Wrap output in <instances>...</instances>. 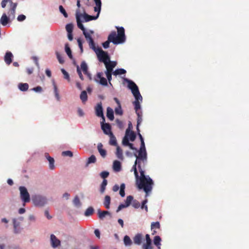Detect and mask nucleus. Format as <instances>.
Wrapping results in <instances>:
<instances>
[{
    "instance_id": "nucleus-3",
    "label": "nucleus",
    "mask_w": 249,
    "mask_h": 249,
    "mask_svg": "<svg viewBox=\"0 0 249 249\" xmlns=\"http://www.w3.org/2000/svg\"><path fill=\"white\" fill-rule=\"evenodd\" d=\"M124 80L127 82V87L130 89H131L132 93L135 97V100L133 102V105L135 106V111L140 110L141 108L140 101H142V98L140 94L138 86L133 81L124 78Z\"/></svg>"
},
{
    "instance_id": "nucleus-18",
    "label": "nucleus",
    "mask_w": 249,
    "mask_h": 249,
    "mask_svg": "<svg viewBox=\"0 0 249 249\" xmlns=\"http://www.w3.org/2000/svg\"><path fill=\"white\" fill-rule=\"evenodd\" d=\"M125 136L128 137L130 140L132 142L135 141L136 137L135 133L132 131L129 130V129L126 130Z\"/></svg>"
},
{
    "instance_id": "nucleus-29",
    "label": "nucleus",
    "mask_w": 249,
    "mask_h": 249,
    "mask_svg": "<svg viewBox=\"0 0 249 249\" xmlns=\"http://www.w3.org/2000/svg\"><path fill=\"white\" fill-rule=\"evenodd\" d=\"M18 89L22 91H27L29 88V85L27 83H19L18 85Z\"/></svg>"
},
{
    "instance_id": "nucleus-57",
    "label": "nucleus",
    "mask_w": 249,
    "mask_h": 249,
    "mask_svg": "<svg viewBox=\"0 0 249 249\" xmlns=\"http://www.w3.org/2000/svg\"><path fill=\"white\" fill-rule=\"evenodd\" d=\"M73 203L75 205L79 206L80 205V201L78 196H76L73 199Z\"/></svg>"
},
{
    "instance_id": "nucleus-26",
    "label": "nucleus",
    "mask_w": 249,
    "mask_h": 249,
    "mask_svg": "<svg viewBox=\"0 0 249 249\" xmlns=\"http://www.w3.org/2000/svg\"><path fill=\"white\" fill-rule=\"evenodd\" d=\"M108 136L110 137V140H109V144L111 145L117 146V143L116 139L115 137L114 136V135H113V134L110 133V134H109Z\"/></svg>"
},
{
    "instance_id": "nucleus-30",
    "label": "nucleus",
    "mask_w": 249,
    "mask_h": 249,
    "mask_svg": "<svg viewBox=\"0 0 249 249\" xmlns=\"http://www.w3.org/2000/svg\"><path fill=\"white\" fill-rule=\"evenodd\" d=\"M98 214L99 218L101 219H103L107 215L109 214L110 213L108 211H101L100 210L98 211Z\"/></svg>"
},
{
    "instance_id": "nucleus-54",
    "label": "nucleus",
    "mask_w": 249,
    "mask_h": 249,
    "mask_svg": "<svg viewBox=\"0 0 249 249\" xmlns=\"http://www.w3.org/2000/svg\"><path fill=\"white\" fill-rule=\"evenodd\" d=\"M56 54L57 58L58 59L59 62L60 64L64 63V60L63 57L58 52L56 53Z\"/></svg>"
},
{
    "instance_id": "nucleus-44",
    "label": "nucleus",
    "mask_w": 249,
    "mask_h": 249,
    "mask_svg": "<svg viewBox=\"0 0 249 249\" xmlns=\"http://www.w3.org/2000/svg\"><path fill=\"white\" fill-rule=\"evenodd\" d=\"M161 238L159 236H156L154 239V244L157 246H160Z\"/></svg>"
},
{
    "instance_id": "nucleus-55",
    "label": "nucleus",
    "mask_w": 249,
    "mask_h": 249,
    "mask_svg": "<svg viewBox=\"0 0 249 249\" xmlns=\"http://www.w3.org/2000/svg\"><path fill=\"white\" fill-rule=\"evenodd\" d=\"M147 202V200L146 199L144 200L142 202V206H141V209H144L146 212L148 211V207L146 205V203Z\"/></svg>"
},
{
    "instance_id": "nucleus-23",
    "label": "nucleus",
    "mask_w": 249,
    "mask_h": 249,
    "mask_svg": "<svg viewBox=\"0 0 249 249\" xmlns=\"http://www.w3.org/2000/svg\"><path fill=\"white\" fill-rule=\"evenodd\" d=\"M116 155L119 159L123 160V150L119 146H117Z\"/></svg>"
},
{
    "instance_id": "nucleus-1",
    "label": "nucleus",
    "mask_w": 249,
    "mask_h": 249,
    "mask_svg": "<svg viewBox=\"0 0 249 249\" xmlns=\"http://www.w3.org/2000/svg\"><path fill=\"white\" fill-rule=\"evenodd\" d=\"M134 156L136 158V160H138V169L141 175L139 181H137L138 187L139 189L143 190L146 193L145 196L147 197L148 193L152 190L153 182L150 178L145 176L144 171L142 168V163H144L147 160L146 151L139 150L138 155L137 153H135Z\"/></svg>"
},
{
    "instance_id": "nucleus-60",
    "label": "nucleus",
    "mask_w": 249,
    "mask_h": 249,
    "mask_svg": "<svg viewBox=\"0 0 249 249\" xmlns=\"http://www.w3.org/2000/svg\"><path fill=\"white\" fill-rule=\"evenodd\" d=\"M127 207L125 204H121L118 206L116 212L118 213L121 211L122 209Z\"/></svg>"
},
{
    "instance_id": "nucleus-64",
    "label": "nucleus",
    "mask_w": 249,
    "mask_h": 249,
    "mask_svg": "<svg viewBox=\"0 0 249 249\" xmlns=\"http://www.w3.org/2000/svg\"><path fill=\"white\" fill-rule=\"evenodd\" d=\"M140 150L146 151L144 141H142L141 142V147Z\"/></svg>"
},
{
    "instance_id": "nucleus-13",
    "label": "nucleus",
    "mask_w": 249,
    "mask_h": 249,
    "mask_svg": "<svg viewBox=\"0 0 249 249\" xmlns=\"http://www.w3.org/2000/svg\"><path fill=\"white\" fill-rule=\"evenodd\" d=\"M51 243L53 248H56L60 245V241L54 234L51 235Z\"/></svg>"
},
{
    "instance_id": "nucleus-22",
    "label": "nucleus",
    "mask_w": 249,
    "mask_h": 249,
    "mask_svg": "<svg viewBox=\"0 0 249 249\" xmlns=\"http://www.w3.org/2000/svg\"><path fill=\"white\" fill-rule=\"evenodd\" d=\"M113 170L116 172H119L121 169V162L118 160H115L113 164Z\"/></svg>"
},
{
    "instance_id": "nucleus-27",
    "label": "nucleus",
    "mask_w": 249,
    "mask_h": 249,
    "mask_svg": "<svg viewBox=\"0 0 249 249\" xmlns=\"http://www.w3.org/2000/svg\"><path fill=\"white\" fill-rule=\"evenodd\" d=\"M76 20L78 27L80 29L83 31V32L86 31V29L84 27L81 21L80 20L79 15H78L77 14H76Z\"/></svg>"
},
{
    "instance_id": "nucleus-6",
    "label": "nucleus",
    "mask_w": 249,
    "mask_h": 249,
    "mask_svg": "<svg viewBox=\"0 0 249 249\" xmlns=\"http://www.w3.org/2000/svg\"><path fill=\"white\" fill-rule=\"evenodd\" d=\"M33 200L34 204L38 206H43L47 203L46 198L40 196H35L33 197Z\"/></svg>"
},
{
    "instance_id": "nucleus-12",
    "label": "nucleus",
    "mask_w": 249,
    "mask_h": 249,
    "mask_svg": "<svg viewBox=\"0 0 249 249\" xmlns=\"http://www.w3.org/2000/svg\"><path fill=\"white\" fill-rule=\"evenodd\" d=\"M114 100L115 101V102L117 103V104L118 105V107L115 108V112L116 114L119 115H122L123 114V111L122 109L120 101L116 97H115L114 98Z\"/></svg>"
},
{
    "instance_id": "nucleus-47",
    "label": "nucleus",
    "mask_w": 249,
    "mask_h": 249,
    "mask_svg": "<svg viewBox=\"0 0 249 249\" xmlns=\"http://www.w3.org/2000/svg\"><path fill=\"white\" fill-rule=\"evenodd\" d=\"M73 25L71 23H69L66 25V30L68 33H72L73 30Z\"/></svg>"
},
{
    "instance_id": "nucleus-25",
    "label": "nucleus",
    "mask_w": 249,
    "mask_h": 249,
    "mask_svg": "<svg viewBox=\"0 0 249 249\" xmlns=\"http://www.w3.org/2000/svg\"><path fill=\"white\" fill-rule=\"evenodd\" d=\"M151 230L153 231L152 234H155L157 231L154 230L155 229H159L160 228V224L159 222H153L151 225Z\"/></svg>"
},
{
    "instance_id": "nucleus-5",
    "label": "nucleus",
    "mask_w": 249,
    "mask_h": 249,
    "mask_svg": "<svg viewBox=\"0 0 249 249\" xmlns=\"http://www.w3.org/2000/svg\"><path fill=\"white\" fill-rule=\"evenodd\" d=\"M20 191V196L24 203L29 202L30 201V197L27 189L24 186H20L19 188Z\"/></svg>"
},
{
    "instance_id": "nucleus-35",
    "label": "nucleus",
    "mask_w": 249,
    "mask_h": 249,
    "mask_svg": "<svg viewBox=\"0 0 249 249\" xmlns=\"http://www.w3.org/2000/svg\"><path fill=\"white\" fill-rule=\"evenodd\" d=\"M107 180L106 179H104L101 185V187H100V191L101 193L103 194L104 193L105 189H106V187L107 185Z\"/></svg>"
},
{
    "instance_id": "nucleus-10",
    "label": "nucleus",
    "mask_w": 249,
    "mask_h": 249,
    "mask_svg": "<svg viewBox=\"0 0 249 249\" xmlns=\"http://www.w3.org/2000/svg\"><path fill=\"white\" fill-rule=\"evenodd\" d=\"M105 121H102L101 124V128L103 130L104 133L107 135L110 134V133H113L111 131V126L108 123H104Z\"/></svg>"
},
{
    "instance_id": "nucleus-34",
    "label": "nucleus",
    "mask_w": 249,
    "mask_h": 249,
    "mask_svg": "<svg viewBox=\"0 0 249 249\" xmlns=\"http://www.w3.org/2000/svg\"><path fill=\"white\" fill-rule=\"evenodd\" d=\"M126 72V71L125 70L123 69H118L113 72V74L114 75H117L125 74Z\"/></svg>"
},
{
    "instance_id": "nucleus-39",
    "label": "nucleus",
    "mask_w": 249,
    "mask_h": 249,
    "mask_svg": "<svg viewBox=\"0 0 249 249\" xmlns=\"http://www.w3.org/2000/svg\"><path fill=\"white\" fill-rule=\"evenodd\" d=\"M81 68L84 74L88 73V66L85 61H83L81 64Z\"/></svg>"
},
{
    "instance_id": "nucleus-36",
    "label": "nucleus",
    "mask_w": 249,
    "mask_h": 249,
    "mask_svg": "<svg viewBox=\"0 0 249 249\" xmlns=\"http://www.w3.org/2000/svg\"><path fill=\"white\" fill-rule=\"evenodd\" d=\"M80 97L83 102H86L88 99L87 92L85 90L82 91L81 93Z\"/></svg>"
},
{
    "instance_id": "nucleus-4",
    "label": "nucleus",
    "mask_w": 249,
    "mask_h": 249,
    "mask_svg": "<svg viewBox=\"0 0 249 249\" xmlns=\"http://www.w3.org/2000/svg\"><path fill=\"white\" fill-rule=\"evenodd\" d=\"M97 54L99 61L103 62L104 64L109 61L110 57L107 53L104 51L100 47H95L93 49Z\"/></svg>"
},
{
    "instance_id": "nucleus-31",
    "label": "nucleus",
    "mask_w": 249,
    "mask_h": 249,
    "mask_svg": "<svg viewBox=\"0 0 249 249\" xmlns=\"http://www.w3.org/2000/svg\"><path fill=\"white\" fill-rule=\"evenodd\" d=\"M124 242L125 246H130L132 244V242L130 237L127 236H124Z\"/></svg>"
},
{
    "instance_id": "nucleus-32",
    "label": "nucleus",
    "mask_w": 249,
    "mask_h": 249,
    "mask_svg": "<svg viewBox=\"0 0 249 249\" xmlns=\"http://www.w3.org/2000/svg\"><path fill=\"white\" fill-rule=\"evenodd\" d=\"M65 52L70 59L72 58L71 50L68 43L65 44Z\"/></svg>"
},
{
    "instance_id": "nucleus-21",
    "label": "nucleus",
    "mask_w": 249,
    "mask_h": 249,
    "mask_svg": "<svg viewBox=\"0 0 249 249\" xmlns=\"http://www.w3.org/2000/svg\"><path fill=\"white\" fill-rule=\"evenodd\" d=\"M107 116L111 121L113 120L114 118L113 109L110 107L107 108Z\"/></svg>"
},
{
    "instance_id": "nucleus-9",
    "label": "nucleus",
    "mask_w": 249,
    "mask_h": 249,
    "mask_svg": "<svg viewBox=\"0 0 249 249\" xmlns=\"http://www.w3.org/2000/svg\"><path fill=\"white\" fill-rule=\"evenodd\" d=\"M83 33L87 41L89 42L90 48L92 49V50L94 49L96 47L95 46L93 39H92L89 33L86 32V31H85Z\"/></svg>"
},
{
    "instance_id": "nucleus-48",
    "label": "nucleus",
    "mask_w": 249,
    "mask_h": 249,
    "mask_svg": "<svg viewBox=\"0 0 249 249\" xmlns=\"http://www.w3.org/2000/svg\"><path fill=\"white\" fill-rule=\"evenodd\" d=\"M132 205L135 209L139 208L141 206L140 202L136 199L133 200Z\"/></svg>"
},
{
    "instance_id": "nucleus-52",
    "label": "nucleus",
    "mask_w": 249,
    "mask_h": 249,
    "mask_svg": "<svg viewBox=\"0 0 249 249\" xmlns=\"http://www.w3.org/2000/svg\"><path fill=\"white\" fill-rule=\"evenodd\" d=\"M62 155L63 156H69L70 157H71L73 156V154L71 151H65L62 152Z\"/></svg>"
},
{
    "instance_id": "nucleus-42",
    "label": "nucleus",
    "mask_w": 249,
    "mask_h": 249,
    "mask_svg": "<svg viewBox=\"0 0 249 249\" xmlns=\"http://www.w3.org/2000/svg\"><path fill=\"white\" fill-rule=\"evenodd\" d=\"M105 65L106 66V71L105 72H113V68L112 66L107 62V63L105 64Z\"/></svg>"
},
{
    "instance_id": "nucleus-15",
    "label": "nucleus",
    "mask_w": 249,
    "mask_h": 249,
    "mask_svg": "<svg viewBox=\"0 0 249 249\" xmlns=\"http://www.w3.org/2000/svg\"><path fill=\"white\" fill-rule=\"evenodd\" d=\"M99 15V13H97L96 16H90L87 13H84L83 15H80V16L83 17L85 22H88L92 20L96 19L98 18Z\"/></svg>"
},
{
    "instance_id": "nucleus-41",
    "label": "nucleus",
    "mask_w": 249,
    "mask_h": 249,
    "mask_svg": "<svg viewBox=\"0 0 249 249\" xmlns=\"http://www.w3.org/2000/svg\"><path fill=\"white\" fill-rule=\"evenodd\" d=\"M133 200V197L132 196H127L125 200V204L128 207Z\"/></svg>"
},
{
    "instance_id": "nucleus-7",
    "label": "nucleus",
    "mask_w": 249,
    "mask_h": 249,
    "mask_svg": "<svg viewBox=\"0 0 249 249\" xmlns=\"http://www.w3.org/2000/svg\"><path fill=\"white\" fill-rule=\"evenodd\" d=\"M103 73L102 72H98L94 78L95 81L100 84L102 86H107V80L103 77Z\"/></svg>"
},
{
    "instance_id": "nucleus-17",
    "label": "nucleus",
    "mask_w": 249,
    "mask_h": 249,
    "mask_svg": "<svg viewBox=\"0 0 249 249\" xmlns=\"http://www.w3.org/2000/svg\"><path fill=\"white\" fill-rule=\"evenodd\" d=\"M142 241V236L141 233H137L133 237V241L134 244L137 245H140Z\"/></svg>"
},
{
    "instance_id": "nucleus-53",
    "label": "nucleus",
    "mask_w": 249,
    "mask_h": 249,
    "mask_svg": "<svg viewBox=\"0 0 249 249\" xmlns=\"http://www.w3.org/2000/svg\"><path fill=\"white\" fill-rule=\"evenodd\" d=\"M54 92L55 96L57 100L59 101V99H60V97H59V93H58V90L55 84H54Z\"/></svg>"
},
{
    "instance_id": "nucleus-38",
    "label": "nucleus",
    "mask_w": 249,
    "mask_h": 249,
    "mask_svg": "<svg viewBox=\"0 0 249 249\" xmlns=\"http://www.w3.org/2000/svg\"><path fill=\"white\" fill-rule=\"evenodd\" d=\"M96 6L94 7V10L95 12H97L98 13H100L101 9V1L95 2Z\"/></svg>"
},
{
    "instance_id": "nucleus-45",
    "label": "nucleus",
    "mask_w": 249,
    "mask_h": 249,
    "mask_svg": "<svg viewBox=\"0 0 249 249\" xmlns=\"http://www.w3.org/2000/svg\"><path fill=\"white\" fill-rule=\"evenodd\" d=\"M142 248L143 249H153L152 242H146V243L143 244Z\"/></svg>"
},
{
    "instance_id": "nucleus-8",
    "label": "nucleus",
    "mask_w": 249,
    "mask_h": 249,
    "mask_svg": "<svg viewBox=\"0 0 249 249\" xmlns=\"http://www.w3.org/2000/svg\"><path fill=\"white\" fill-rule=\"evenodd\" d=\"M17 6V3H14L12 1H10V9L8 12V15L9 18L11 19H14L15 18L16 9Z\"/></svg>"
},
{
    "instance_id": "nucleus-28",
    "label": "nucleus",
    "mask_w": 249,
    "mask_h": 249,
    "mask_svg": "<svg viewBox=\"0 0 249 249\" xmlns=\"http://www.w3.org/2000/svg\"><path fill=\"white\" fill-rule=\"evenodd\" d=\"M110 197L109 196H106L105 197V200L104 202V205L106 208L109 209L110 207Z\"/></svg>"
},
{
    "instance_id": "nucleus-59",
    "label": "nucleus",
    "mask_w": 249,
    "mask_h": 249,
    "mask_svg": "<svg viewBox=\"0 0 249 249\" xmlns=\"http://www.w3.org/2000/svg\"><path fill=\"white\" fill-rule=\"evenodd\" d=\"M129 143L128 138L126 136H125L123 140V144L124 145L127 146Z\"/></svg>"
},
{
    "instance_id": "nucleus-20",
    "label": "nucleus",
    "mask_w": 249,
    "mask_h": 249,
    "mask_svg": "<svg viewBox=\"0 0 249 249\" xmlns=\"http://www.w3.org/2000/svg\"><path fill=\"white\" fill-rule=\"evenodd\" d=\"M10 19L9 17H8L6 14L4 13L1 17L0 23L3 26H5L7 24Z\"/></svg>"
},
{
    "instance_id": "nucleus-46",
    "label": "nucleus",
    "mask_w": 249,
    "mask_h": 249,
    "mask_svg": "<svg viewBox=\"0 0 249 249\" xmlns=\"http://www.w3.org/2000/svg\"><path fill=\"white\" fill-rule=\"evenodd\" d=\"M61 71L64 75V78L67 79L68 81H70V78L69 73L64 69H62Z\"/></svg>"
},
{
    "instance_id": "nucleus-37",
    "label": "nucleus",
    "mask_w": 249,
    "mask_h": 249,
    "mask_svg": "<svg viewBox=\"0 0 249 249\" xmlns=\"http://www.w3.org/2000/svg\"><path fill=\"white\" fill-rule=\"evenodd\" d=\"M96 161V158L95 156L93 155H91L89 158L87 162L86 163V166H88L89 164L94 163Z\"/></svg>"
},
{
    "instance_id": "nucleus-33",
    "label": "nucleus",
    "mask_w": 249,
    "mask_h": 249,
    "mask_svg": "<svg viewBox=\"0 0 249 249\" xmlns=\"http://www.w3.org/2000/svg\"><path fill=\"white\" fill-rule=\"evenodd\" d=\"M137 165H138V160H135L134 164L133 165V166L132 167V170H133L134 171V175H135L136 178H139L138 173V171L137 170V167H136Z\"/></svg>"
},
{
    "instance_id": "nucleus-14",
    "label": "nucleus",
    "mask_w": 249,
    "mask_h": 249,
    "mask_svg": "<svg viewBox=\"0 0 249 249\" xmlns=\"http://www.w3.org/2000/svg\"><path fill=\"white\" fill-rule=\"evenodd\" d=\"M13 55L10 52H7L5 54L4 60L6 64L9 65L12 62Z\"/></svg>"
},
{
    "instance_id": "nucleus-62",
    "label": "nucleus",
    "mask_w": 249,
    "mask_h": 249,
    "mask_svg": "<svg viewBox=\"0 0 249 249\" xmlns=\"http://www.w3.org/2000/svg\"><path fill=\"white\" fill-rule=\"evenodd\" d=\"M26 18V16L24 15H20L18 17L17 19L19 21H22Z\"/></svg>"
},
{
    "instance_id": "nucleus-2",
    "label": "nucleus",
    "mask_w": 249,
    "mask_h": 249,
    "mask_svg": "<svg viewBox=\"0 0 249 249\" xmlns=\"http://www.w3.org/2000/svg\"><path fill=\"white\" fill-rule=\"evenodd\" d=\"M117 35L115 31H112L108 36V40L103 43L105 49L109 46V43L112 42L114 44H119L124 43L125 40L124 29L123 27H116Z\"/></svg>"
},
{
    "instance_id": "nucleus-58",
    "label": "nucleus",
    "mask_w": 249,
    "mask_h": 249,
    "mask_svg": "<svg viewBox=\"0 0 249 249\" xmlns=\"http://www.w3.org/2000/svg\"><path fill=\"white\" fill-rule=\"evenodd\" d=\"M108 176L109 172L107 171H103L100 173L101 177L104 178V179H106L105 178H107Z\"/></svg>"
},
{
    "instance_id": "nucleus-49",
    "label": "nucleus",
    "mask_w": 249,
    "mask_h": 249,
    "mask_svg": "<svg viewBox=\"0 0 249 249\" xmlns=\"http://www.w3.org/2000/svg\"><path fill=\"white\" fill-rule=\"evenodd\" d=\"M59 9L60 12L63 15V16L65 18H67L68 17V14L67 13L65 9L62 5H60L59 6Z\"/></svg>"
},
{
    "instance_id": "nucleus-16",
    "label": "nucleus",
    "mask_w": 249,
    "mask_h": 249,
    "mask_svg": "<svg viewBox=\"0 0 249 249\" xmlns=\"http://www.w3.org/2000/svg\"><path fill=\"white\" fill-rule=\"evenodd\" d=\"M45 156L46 158V159L48 160L49 162V168L51 170H53L54 169V160L53 158L50 157L48 153H45Z\"/></svg>"
},
{
    "instance_id": "nucleus-56",
    "label": "nucleus",
    "mask_w": 249,
    "mask_h": 249,
    "mask_svg": "<svg viewBox=\"0 0 249 249\" xmlns=\"http://www.w3.org/2000/svg\"><path fill=\"white\" fill-rule=\"evenodd\" d=\"M142 121V117H137V131H140L139 129V125L141 124Z\"/></svg>"
},
{
    "instance_id": "nucleus-24",
    "label": "nucleus",
    "mask_w": 249,
    "mask_h": 249,
    "mask_svg": "<svg viewBox=\"0 0 249 249\" xmlns=\"http://www.w3.org/2000/svg\"><path fill=\"white\" fill-rule=\"evenodd\" d=\"M14 228V232L16 233H18L19 232V222H18L16 219H13Z\"/></svg>"
},
{
    "instance_id": "nucleus-40",
    "label": "nucleus",
    "mask_w": 249,
    "mask_h": 249,
    "mask_svg": "<svg viewBox=\"0 0 249 249\" xmlns=\"http://www.w3.org/2000/svg\"><path fill=\"white\" fill-rule=\"evenodd\" d=\"M93 212L94 209L92 207H89L85 212V215L86 216H89L93 214Z\"/></svg>"
},
{
    "instance_id": "nucleus-43",
    "label": "nucleus",
    "mask_w": 249,
    "mask_h": 249,
    "mask_svg": "<svg viewBox=\"0 0 249 249\" xmlns=\"http://www.w3.org/2000/svg\"><path fill=\"white\" fill-rule=\"evenodd\" d=\"M125 184L124 183H122L120 186V195L122 197H124L125 196Z\"/></svg>"
},
{
    "instance_id": "nucleus-63",
    "label": "nucleus",
    "mask_w": 249,
    "mask_h": 249,
    "mask_svg": "<svg viewBox=\"0 0 249 249\" xmlns=\"http://www.w3.org/2000/svg\"><path fill=\"white\" fill-rule=\"evenodd\" d=\"M33 90H34L35 92H41L42 90V89L40 86H37L36 87L32 89Z\"/></svg>"
},
{
    "instance_id": "nucleus-19",
    "label": "nucleus",
    "mask_w": 249,
    "mask_h": 249,
    "mask_svg": "<svg viewBox=\"0 0 249 249\" xmlns=\"http://www.w3.org/2000/svg\"><path fill=\"white\" fill-rule=\"evenodd\" d=\"M103 144L101 143H99L98 144L97 148L100 155L103 158H105L107 155V151L105 149H103Z\"/></svg>"
},
{
    "instance_id": "nucleus-50",
    "label": "nucleus",
    "mask_w": 249,
    "mask_h": 249,
    "mask_svg": "<svg viewBox=\"0 0 249 249\" xmlns=\"http://www.w3.org/2000/svg\"><path fill=\"white\" fill-rule=\"evenodd\" d=\"M105 73L109 83L110 85H112L111 80L112 79V74H113V72H105Z\"/></svg>"
},
{
    "instance_id": "nucleus-11",
    "label": "nucleus",
    "mask_w": 249,
    "mask_h": 249,
    "mask_svg": "<svg viewBox=\"0 0 249 249\" xmlns=\"http://www.w3.org/2000/svg\"><path fill=\"white\" fill-rule=\"evenodd\" d=\"M95 112L97 116L102 117L103 121H105V118L103 114V107L101 103L97 104L95 107Z\"/></svg>"
},
{
    "instance_id": "nucleus-51",
    "label": "nucleus",
    "mask_w": 249,
    "mask_h": 249,
    "mask_svg": "<svg viewBox=\"0 0 249 249\" xmlns=\"http://www.w3.org/2000/svg\"><path fill=\"white\" fill-rule=\"evenodd\" d=\"M116 124L118 126V127L120 128V129H123L124 128V123L123 122L119 120V119H116Z\"/></svg>"
},
{
    "instance_id": "nucleus-61",
    "label": "nucleus",
    "mask_w": 249,
    "mask_h": 249,
    "mask_svg": "<svg viewBox=\"0 0 249 249\" xmlns=\"http://www.w3.org/2000/svg\"><path fill=\"white\" fill-rule=\"evenodd\" d=\"M77 72L78 73V74L80 77V78L82 80H84V77H83V76L82 74V72L81 71V70L79 67L78 66H77Z\"/></svg>"
}]
</instances>
